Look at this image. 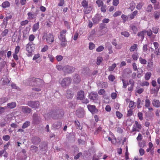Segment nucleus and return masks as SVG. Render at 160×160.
Wrapping results in <instances>:
<instances>
[{"label": "nucleus", "mask_w": 160, "mask_h": 160, "mask_svg": "<svg viewBox=\"0 0 160 160\" xmlns=\"http://www.w3.org/2000/svg\"><path fill=\"white\" fill-rule=\"evenodd\" d=\"M42 38L46 40V42L48 44H51L54 41V37L53 34L44 32L42 34Z\"/></svg>", "instance_id": "1"}, {"label": "nucleus", "mask_w": 160, "mask_h": 160, "mask_svg": "<svg viewBox=\"0 0 160 160\" xmlns=\"http://www.w3.org/2000/svg\"><path fill=\"white\" fill-rule=\"evenodd\" d=\"M72 81L71 78L66 77L63 78L60 82L62 87L66 88L70 85Z\"/></svg>", "instance_id": "2"}, {"label": "nucleus", "mask_w": 160, "mask_h": 160, "mask_svg": "<svg viewBox=\"0 0 160 160\" xmlns=\"http://www.w3.org/2000/svg\"><path fill=\"white\" fill-rule=\"evenodd\" d=\"M34 45V44L32 42H29L26 45V50L28 52V57L32 56V52L34 49L33 47Z\"/></svg>", "instance_id": "3"}, {"label": "nucleus", "mask_w": 160, "mask_h": 160, "mask_svg": "<svg viewBox=\"0 0 160 160\" xmlns=\"http://www.w3.org/2000/svg\"><path fill=\"white\" fill-rule=\"evenodd\" d=\"M142 128V127L141 125L139 124L138 121H135L134 124L133 125L132 132H139L140 131V130Z\"/></svg>", "instance_id": "4"}, {"label": "nucleus", "mask_w": 160, "mask_h": 160, "mask_svg": "<svg viewBox=\"0 0 160 160\" xmlns=\"http://www.w3.org/2000/svg\"><path fill=\"white\" fill-rule=\"evenodd\" d=\"M63 72L65 73H71L75 70V68L72 66L66 65L63 67Z\"/></svg>", "instance_id": "5"}, {"label": "nucleus", "mask_w": 160, "mask_h": 160, "mask_svg": "<svg viewBox=\"0 0 160 160\" xmlns=\"http://www.w3.org/2000/svg\"><path fill=\"white\" fill-rule=\"evenodd\" d=\"M27 105L32 108H37L39 107L40 103L38 101H30L28 102Z\"/></svg>", "instance_id": "6"}, {"label": "nucleus", "mask_w": 160, "mask_h": 160, "mask_svg": "<svg viewBox=\"0 0 160 160\" xmlns=\"http://www.w3.org/2000/svg\"><path fill=\"white\" fill-rule=\"evenodd\" d=\"M89 98L91 101L95 102L98 99V94L95 92H92L90 93L88 96Z\"/></svg>", "instance_id": "7"}, {"label": "nucleus", "mask_w": 160, "mask_h": 160, "mask_svg": "<svg viewBox=\"0 0 160 160\" xmlns=\"http://www.w3.org/2000/svg\"><path fill=\"white\" fill-rule=\"evenodd\" d=\"M87 108L88 110L92 114H94L97 113L98 110L95 105L88 104L87 105Z\"/></svg>", "instance_id": "8"}, {"label": "nucleus", "mask_w": 160, "mask_h": 160, "mask_svg": "<svg viewBox=\"0 0 160 160\" xmlns=\"http://www.w3.org/2000/svg\"><path fill=\"white\" fill-rule=\"evenodd\" d=\"M21 39V36L20 35L18 36V32L15 31L12 37V41L13 42H16L18 43Z\"/></svg>", "instance_id": "9"}, {"label": "nucleus", "mask_w": 160, "mask_h": 160, "mask_svg": "<svg viewBox=\"0 0 160 160\" xmlns=\"http://www.w3.org/2000/svg\"><path fill=\"white\" fill-rule=\"evenodd\" d=\"M39 80L38 78H31L29 79V84L30 86H35L37 85V80Z\"/></svg>", "instance_id": "10"}, {"label": "nucleus", "mask_w": 160, "mask_h": 160, "mask_svg": "<svg viewBox=\"0 0 160 160\" xmlns=\"http://www.w3.org/2000/svg\"><path fill=\"white\" fill-rule=\"evenodd\" d=\"M85 114V111L82 108L78 109L76 111V115L78 117L81 118L84 117Z\"/></svg>", "instance_id": "11"}, {"label": "nucleus", "mask_w": 160, "mask_h": 160, "mask_svg": "<svg viewBox=\"0 0 160 160\" xmlns=\"http://www.w3.org/2000/svg\"><path fill=\"white\" fill-rule=\"evenodd\" d=\"M20 108L21 109L22 111L25 113H29L31 112V109L27 106H22Z\"/></svg>", "instance_id": "12"}, {"label": "nucleus", "mask_w": 160, "mask_h": 160, "mask_svg": "<svg viewBox=\"0 0 160 160\" xmlns=\"http://www.w3.org/2000/svg\"><path fill=\"white\" fill-rule=\"evenodd\" d=\"M67 31L66 30L64 29L62 30L60 32V37H59V40L61 39H66V35L67 33Z\"/></svg>", "instance_id": "13"}, {"label": "nucleus", "mask_w": 160, "mask_h": 160, "mask_svg": "<svg viewBox=\"0 0 160 160\" xmlns=\"http://www.w3.org/2000/svg\"><path fill=\"white\" fill-rule=\"evenodd\" d=\"M129 83L130 86L128 87V91L131 92L133 90L135 82L133 80L130 79L129 80Z\"/></svg>", "instance_id": "14"}, {"label": "nucleus", "mask_w": 160, "mask_h": 160, "mask_svg": "<svg viewBox=\"0 0 160 160\" xmlns=\"http://www.w3.org/2000/svg\"><path fill=\"white\" fill-rule=\"evenodd\" d=\"M84 92L82 91H80L78 92L77 94V98L78 99L81 100L83 99V98L84 97Z\"/></svg>", "instance_id": "15"}, {"label": "nucleus", "mask_w": 160, "mask_h": 160, "mask_svg": "<svg viewBox=\"0 0 160 160\" xmlns=\"http://www.w3.org/2000/svg\"><path fill=\"white\" fill-rule=\"evenodd\" d=\"M41 142L40 139L38 137H34L32 139V142L35 144H38Z\"/></svg>", "instance_id": "16"}, {"label": "nucleus", "mask_w": 160, "mask_h": 160, "mask_svg": "<svg viewBox=\"0 0 160 160\" xmlns=\"http://www.w3.org/2000/svg\"><path fill=\"white\" fill-rule=\"evenodd\" d=\"M152 104L154 107L157 108L160 107V102L158 100H153L152 102Z\"/></svg>", "instance_id": "17"}, {"label": "nucleus", "mask_w": 160, "mask_h": 160, "mask_svg": "<svg viewBox=\"0 0 160 160\" xmlns=\"http://www.w3.org/2000/svg\"><path fill=\"white\" fill-rule=\"evenodd\" d=\"M92 9V6H88L86 8H84L83 9V12L85 14H88L90 12Z\"/></svg>", "instance_id": "18"}, {"label": "nucleus", "mask_w": 160, "mask_h": 160, "mask_svg": "<svg viewBox=\"0 0 160 160\" xmlns=\"http://www.w3.org/2000/svg\"><path fill=\"white\" fill-rule=\"evenodd\" d=\"M39 28V22H38L34 24L32 27V31L33 32H36Z\"/></svg>", "instance_id": "19"}, {"label": "nucleus", "mask_w": 160, "mask_h": 160, "mask_svg": "<svg viewBox=\"0 0 160 160\" xmlns=\"http://www.w3.org/2000/svg\"><path fill=\"white\" fill-rule=\"evenodd\" d=\"M81 81L80 77L78 74H76L74 77L73 81L76 83H79Z\"/></svg>", "instance_id": "20"}, {"label": "nucleus", "mask_w": 160, "mask_h": 160, "mask_svg": "<svg viewBox=\"0 0 160 160\" xmlns=\"http://www.w3.org/2000/svg\"><path fill=\"white\" fill-rule=\"evenodd\" d=\"M66 96L67 98L71 99L73 97V93L70 90H67L66 93Z\"/></svg>", "instance_id": "21"}, {"label": "nucleus", "mask_w": 160, "mask_h": 160, "mask_svg": "<svg viewBox=\"0 0 160 160\" xmlns=\"http://www.w3.org/2000/svg\"><path fill=\"white\" fill-rule=\"evenodd\" d=\"M146 32V31H142L138 32V33L137 35L140 37L141 40L142 41L144 39V35L145 33Z\"/></svg>", "instance_id": "22"}, {"label": "nucleus", "mask_w": 160, "mask_h": 160, "mask_svg": "<svg viewBox=\"0 0 160 160\" xmlns=\"http://www.w3.org/2000/svg\"><path fill=\"white\" fill-rule=\"evenodd\" d=\"M12 15H9V16L6 17L4 19L3 24L5 25V27H6L8 23V21L9 19H11L12 18Z\"/></svg>", "instance_id": "23"}, {"label": "nucleus", "mask_w": 160, "mask_h": 160, "mask_svg": "<svg viewBox=\"0 0 160 160\" xmlns=\"http://www.w3.org/2000/svg\"><path fill=\"white\" fill-rule=\"evenodd\" d=\"M16 106V103L15 102H12L8 103L7 104V107L11 109L14 108Z\"/></svg>", "instance_id": "24"}, {"label": "nucleus", "mask_w": 160, "mask_h": 160, "mask_svg": "<svg viewBox=\"0 0 160 160\" xmlns=\"http://www.w3.org/2000/svg\"><path fill=\"white\" fill-rule=\"evenodd\" d=\"M130 28L132 30L134 34L136 33L138 31V28L135 25H131L130 26Z\"/></svg>", "instance_id": "25"}, {"label": "nucleus", "mask_w": 160, "mask_h": 160, "mask_svg": "<svg viewBox=\"0 0 160 160\" xmlns=\"http://www.w3.org/2000/svg\"><path fill=\"white\" fill-rule=\"evenodd\" d=\"M121 80L122 82L123 86L122 88H126L127 86L129 84V82H128V81H126L125 79H122Z\"/></svg>", "instance_id": "26"}, {"label": "nucleus", "mask_w": 160, "mask_h": 160, "mask_svg": "<svg viewBox=\"0 0 160 160\" xmlns=\"http://www.w3.org/2000/svg\"><path fill=\"white\" fill-rule=\"evenodd\" d=\"M10 3L7 1L3 2L2 4V7L3 8H5L9 7L10 6Z\"/></svg>", "instance_id": "27"}, {"label": "nucleus", "mask_w": 160, "mask_h": 160, "mask_svg": "<svg viewBox=\"0 0 160 160\" xmlns=\"http://www.w3.org/2000/svg\"><path fill=\"white\" fill-rule=\"evenodd\" d=\"M151 105V102L149 99L148 98V97H147L145 101V106L146 108H148Z\"/></svg>", "instance_id": "28"}, {"label": "nucleus", "mask_w": 160, "mask_h": 160, "mask_svg": "<svg viewBox=\"0 0 160 160\" xmlns=\"http://www.w3.org/2000/svg\"><path fill=\"white\" fill-rule=\"evenodd\" d=\"M30 124V122L28 121H26L23 124L22 128L23 129H25L27 128L29 126Z\"/></svg>", "instance_id": "29"}, {"label": "nucleus", "mask_w": 160, "mask_h": 160, "mask_svg": "<svg viewBox=\"0 0 160 160\" xmlns=\"http://www.w3.org/2000/svg\"><path fill=\"white\" fill-rule=\"evenodd\" d=\"M61 41V45L63 47H65L67 45V41L66 39L63 40H59Z\"/></svg>", "instance_id": "30"}, {"label": "nucleus", "mask_w": 160, "mask_h": 160, "mask_svg": "<svg viewBox=\"0 0 160 160\" xmlns=\"http://www.w3.org/2000/svg\"><path fill=\"white\" fill-rule=\"evenodd\" d=\"M135 102L132 101H130L129 102V107L132 109H134L135 107Z\"/></svg>", "instance_id": "31"}, {"label": "nucleus", "mask_w": 160, "mask_h": 160, "mask_svg": "<svg viewBox=\"0 0 160 160\" xmlns=\"http://www.w3.org/2000/svg\"><path fill=\"white\" fill-rule=\"evenodd\" d=\"M137 47L138 45L137 44H134L131 46L129 50L131 52H133L137 48Z\"/></svg>", "instance_id": "32"}, {"label": "nucleus", "mask_w": 160, "mask_h": 160, "mask_svg": "<svg viewBox=\"0 0 160 160\" xmlns=\"http://www.w3.org/2000/svg\"><path fill=\"white\" fill-rule=\"evenodd\" d=\"M138 12L136 10L134 11L132 14L130 15V18L131 19H133L138 14Z\"/></svg>", "instance_id": "33"}, {"label": "nucleus", "mask_w": 160, "mask_h": 160, "mask_svg": "<svg viewBox=\"0 0 160 160\" xmlns=\"http://www.w3.org/2000/svg\"><path fill=\"white\" fill-rule=\"evenodd\" d=\"M139 61L142 64L145 65L147 64V61L145 59L143 58L140 57L139 58Z\"/></svg>", "instance_id": "34"}, {"label": "nucleus", "mask_w": 160, "mask_h": 160, "mask_svg": "<svg viewBox=\"0 0 160 160\" xmlns=\"http://www.w3.org/2000/svg\"><path fill=\"white\" fill-rule=\"evenodd\" d=\"M100 19L99 17L95 16L92 19V21L94 23H97L100 21Z\"/></svg>", "instance_id": "35"}, {"label": "nucleus", "mask_w": 160, "mask_h": 160, "mask_svg": "<svg viewBox=\"0 0 160 160\" xmlns=\"http://www.w3.org/2000/svg\"><path fill=\"white\" fill-rule=\"evenodd\" d=\"M81 4L82 6L84 8L88 6V2L86 0H83L81 2Z\"/></svg>", "instance_id": "36"}, {"label": "nucleus", "mask_w": 160, "mask_h": 160, "mask_svg": "<svg viewBox=\"0 0 160 160\" xmlns=\"http://www.w3.org/2000/svg\"><path fill=\"white\" fill-rule=\"evenodd\" d=\"M96 3L97 4L98 7H101L103 5V2L102 0H98L96 1Z\"/></svg>", "instance_id": "37"}, {"label": "nucleus", "mask_w": 160, "mask_h": 160, "mask_svg": "<svg viewBox=\"0 0 160 160\" xmlns=\"http://www.w3.org/2000/svg\"><path fill=\"white\" fill-rule=\"evenodd\" d=\"M141 101L140 98H138L136 102V104L138 108H141L142 106L140 105Z\"/></svg>", "instance_id": "38"}, {"label": "nucleus", "mask_w": 160, "mask_h": 160, "mask_svg": "<svg viewBox=\"0 0 160 160\" xmlns=\"http://www.w3.org/2000/svg\"><path fill=\"white\" fill-rule=\"evenodd\" d=\"M9 31L8 29H5L1 33V35L2 37L7 36L8 32Z\"/></svg>", "instance_id": "39"}, {"label": "nucleus", "mask_w": 160, "mask_h": 160, "mask_svg": "<svg viewBox=\"0 0 160 160\" xmlns=\"http://www.w3.org/2000/svg\"><path fill=\"white\" fill-rule=\"evenodd\" d=\"M138 54L137 52L134 53L132 55V58L135 61H136L138 60Z\"/></svg>", "instance_id": "40"}, {"label": "nucleus", "mask_w": 160, "mask_h": 160, "mask_svg": "<svg viewBox=\"0 0 160 160\" xmlns=\"http://www.w3.org/2000/svg\"><path fill=\"white\" fill-rule=\"evenodd\" d=\"M98 93L100 95H103L105 94L106 91L103 89H100L98 91Z\"/></svg>", "instance_id": "41"}, {"label": "nucleus", "mask_w": 160, "mask_h": 160, "mask_svg": "<svg viewBox=\"0 0 160 160\" xmlns=\"http://www.w3.org/2000/svg\"><path fill=\"white\" fill-rule=\"evenodd\" d=\"M121 18L124 23H125L128 19V16L123 14L122 15Z\"/></svg>", "instance_id": "42"}, {"label": "nucleus", "mask_w": 160, "mask_h": 160, "mask_svg": "<svg viewBox=\"0 0 160 160\" xmlns=\"http://www.w3.org/2000/svg\"><path fill=\"white\" fill-rule=\"evenodd\" d=\"M4 153H5V154L3 155L4 157L5 158H7L8 157V154L7 153L6 151L4 150L0 151V156H2Z\"/></svg>", "instance_id": "43"}, {"label": "nucleus", "mask_w": 160, "mask_h": 160, "mask_svg": "<svg viewBox=\"0 0 160 160\" xmlns=\"http://www.w3.org/2000/svg\"><path fill=\"white\" fill-rule=\"evenodd\" d=\"M40 122V120L39 118H36L35 119H33L32 123L35 124H38Z\"/></svg>", "instance_id": "44"}, {"label": "nucleus", "mask_w": 160, "mask_h": 160, "mask_svg": "<svg viewBox=\"0 0 160 160\" xmlns=\"http://www.w3.org/2000/svg\"><path fill=\"white\" fill-rule=\"evenodd\" d=\"M8 100V98H6L3 97L2 98H0V104H2Z\"/></svg>", "instance_id": "45"}, {"label": "nucleus", "mask_w": 160, "mask_h": 160, "mask_svg": "<svg viewBox=\"0 0 160 160\" xmlns=\"http://www.w3.org/2000/svg\"><path fill=\"white\" fill-rule=\"evenodd\" d=\"M160 15V12H159L158 11H156L154 12V18L156 20H157L158 19Z\"/></svg>", "instance_id": "46"}, {"label": "nucleus", "mask_w": 160, "mask_h": 160, "mask_svg": "<svg viewBox=\"0 0 160 160\" xmlns=\"http://www.w3.org/2000/svg\"><path fill=\"white\" fill-rule=\"evenodd\" d=\"M116 115L118 119H121L123 116L122 114L118 111L116 112Z\"/></svg>", "instance_id": "47"}, {"label": "nucleus", "mask_w": 160, "mask_h": 160, "mask_svg": "<svg viewBox=\"0 0 160 160\" xmlns=\"http://www.w3.org/2000/svg\"><path fill=\"white\" fill-rule=\"evenodd\" d=\"M116 64L115 63L113 64L112 66H109L108 68V70L110 71H112L114 70L115 68L116 67Z\"/></svg>", "instance_id": "48"}, {"label": "nucleus", "mask_w": 160, "mask_h": 160, "mask_svg": "<svg viewBox=\"0 0 160 160\" xmlns=\"http://www.w3.org/2000/svg\"><path fill=\"white\" fill-rule=\"evenodd\" d=\"M153 8L152 5L151 4L149 5L146 9V12H151Z\"/></svg>", "instance_id": "49"}, {"label": "nucleus", "mask_w": 160, "mask_h": 160, "mask_svg": "<svg viewBox=\"0 0 160 160\" xmlns=\"http://www.w3.org/2000/svg\"><path fill=\"white\" fill-rule=\"evenodd\" d=\"M151 72H147L145 76V78L146 80H148L151 76Z\"/></svg>", "instance_id": "50"}, {"label": "nucleus", "mask_w": 160, "mask_h": 160, "mask_svg": "<svg viewBox=\"0 0 160 160\" xmlns=\"http://www.w3.org/2000/svg\"><path fill=\"white\" fill-rule=\"evenodd\" d=\"M48 58H49L50 61L52 62H54V58L53 55L51 54H48Z\"/></svg>", "instance_id": "51"}, {"label": "nucleus", "mask_w": 160, "mask_h": 160, "mask_svg": "<svg viewBox=\"0 0 160 160\" xmlns=\"http://www.w3.org/2000/svg\"><path fill=\"white\" fill-rule=\"evenodd\" d=\"M144 4L142 2H140L138 3L136 6V8L137 9L140 10L141 9Z\"/></svg>", "instance_id": "52"}, {"label": "nucleus", "mask_w": 160, "mask_h": 160, "mask_svg": "<svg viewBox=\"0 0 160 160\" xmlns=\"http://www.w3.org/2000/svg\"><path fill=\"white\" fill-rule=\"evenodd\" d=\"M121 34L122 35H123L126 37H128L130 35L129 33L127 31H124L122 32Z\"/></svg>", "instance_id": "53"}, {"label": "nucleus", "mask_w": 160, "mask_h": 160, "mask_svg": "<svg viewBox=\"0 0 160 160\" xmlns=\"http://www.w3.org/2000/svg\"><path fill=\"white\" fill-rule=\"evenodd\" d=\"M35 37L34 35L33 34H31L29 35L28 38V40L30 42H32L33 41Z\"/></svg>", "instance_id": "54"}, {"label": "nucleus", "mask_w": 160, "mask_h": 160, "mask_svg": "<svg viewBox=\"0 0 160 160\" xmlns=\"http://www.w3.org/2000/svg\"><path fill=\"white\" fill-rule=\"evenodd\" d=\"M62 124V123L61 122H57L54 123L53 125L55 126V128H58L61 126Z\"/></svg>", "instance_id": "55"}, {"label": "nucleus", "mask_w": 160, "mask_h": 160, "mask_svg": "<svg viewBox=\"0 0 160 160\" xmlns=\"http://www.w3.org/2000/svg\"><path fill=\"white\" fill-rule=\"evenodd\" d=\"M56 58L58 62H60L62 60L63 57L62 55H57L56 57Z\"/></svg>", "instance_id": "56"}, {"label": "nucleus", "mask_w": 160, "mask_h": 160, "mask_svg": "<svg viewBox=\"0 0 160 160\" xmlns=\"http://www.w3.org/2000/svg\"><path fill=\"white\" fill-rule=\"evenodd\" d=\"M89 48L90 50H92L95 47V44L92 42H90L89 43Z\"/></svg>", "instance_id": "57"}, {"label": "nucleus", "mask_w": 160, "mask_h": 160, "mask_svg": "<svg viewBox=\"0 0 160 160\" xmlns=\"http://www.w3.org/2000/svg\"><path fill=\"white\" fill-rule=\"evenodd\" d=\"M122 14V12L121 11H118L115 12L113 15V16L114 17H116L120 16Z\"/></svg>", "instance_id": "58"}, {"label": "nucleus", "mask_w": 160, "mask_h": 160, "mask_svg": "<svg viewBox=\"0 0 160 160\" xmlns=\"http://www.w3.org/2000/svg\"><path fill=\"white\" fill-rule=\"evenodd\" d=\"M108 79L111 81L113 82L115 79V77L112 75H110L108 77Z\"/></svg>", "instance_id": "59"}, {"label": "nucleus", "mask_w": 160, "mask_h": 160, "mask_svg": "<svg viewBox=\"0 0 160 160\" xmlns=\"http://www.w3.org/2000/svg\"><path fill=\"white\" fill-rule=\"evenodd\" d=\"M138 116L139 119L141 121L143 119V114L142 112H139L138 113Z\"/></svg>", "instance_id": "60"}, {"label": "nucleus", "mask_w": 160, "mask_h": 160, "mask_svg": "<svg viewBox=\"0 0 160 160\" xmlns=\"http://www.w3.org/2000/svg\"><path fill=\"white\" fill-rule=\"evenodd\" d=\"M104 49V47L102 46H100L96 49V51L98 52H100L102 51Z\"/></svg>", "instance_id": "61"}, {"label": "nucleus", "mask_w": 160, "mask_h": 160, "mask_svg": "<svg viewBox=\"0 0 160 160\" xmlns=\"http://www.w3.org/2000/svg\"><path fill=\"white\" fill-rule=\"evenodd\" d=\"M158 29L159 28L157 27H153L152 28L153 33L156 34L158 33Z\"/></svg>", "instance_id": "62"}, {"label": "nucleus", "mask_w": 160, "mask_h": 160, "mask_svg": "<svg viewBox=\"0 0 160 160\" xmlns=\"http://www.w3.org/2000/svg\"><path fill=\"white\" fill-rule=\"evenodd\" d=\"M103 60L102 57H98L97 59V64L98 65H99Z\"/></svg>", "instance_id": "63"}, {"label": "nucleus", "mask_w": 160, "mask_h": 160, "mask_svg": "<svg viewBox=\"0 0 160 160\" xmlns=\"http://www.w3.org/2000/svg\"><path fill=\"white\" fill-rule=\"evenodd\" d=\"M157 81L158 84L159 85L158 86L156 87V89L158 91L160 88V77L157 78Z\"/></svg>", "instance_id": "64"}]
</instances>
